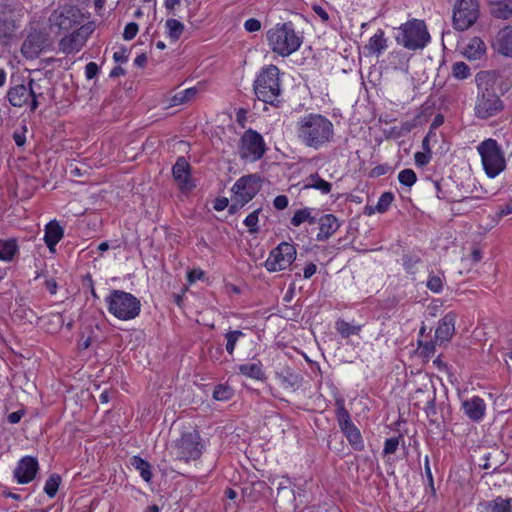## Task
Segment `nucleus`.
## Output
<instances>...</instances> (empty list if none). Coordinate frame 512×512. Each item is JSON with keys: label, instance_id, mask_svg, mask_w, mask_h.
Masks as SVG:
<instances>
[{"label": "nucleus", "instance_id": "obj_16", "mask_svg": "<svg viewBox=\"0 0 512 512\" xmlns=\"http://www.w3.org/2000/svg\"><path fill=\"white\" fill-rule=\"evenodd\" d=\"M82 30L83 26L77 27L72 33L63 37L59 42V49L65 54L78 52L86 41Z\"/></svg>", "mask_w": 512, "mask_h": 512}, {"label": "nucleus", "instance_id": "obj_35", "mask_svg": "<svg viewBox=\"0 0 512 512\" xmlns=\"http://www.w3.org/2000/svg\"><path fill=\"white\" fill-rule=\"evenodd\" d=\"M336 416L340 429L347 428L350 425H353L351 421L350 414L348 410L345 408L344 401L342 399L336 401Z\"/></svg>", "mask_w": 512, "mask_h": 512}, {"label": "nucleus", "instance_id": "obj_31", "mask_svg": "<svg viewBox=\"0 0 512 512\" xmlns=\"http://www.w3.org/2000/svg\"><path fill=\"white\" fill-rule=\"evenodd\" d=\"M131 465L140 473L142 479L150 482L152 479L151 465L148 461L140 456H133L130 460Z\"/></svg>", "mask_w": 512, "mask_h": 512}, {"label": "nucleus", "instance_id": "obj_45", "mask_svg": "<svg viewBox=\"0 0 512 512\" xmlns=\"http://www.w3.org/2000/svg\"><path fill=\"white\" fill-rule=\"evenodd\" d=\"M394 199V195L391 193V192H384L378 202H377V205H376V210L379 212V213H384L388 210V208L390 207L392 201Z\"/></svg>", "mask_w": 512, "mask_h": 512}, {"label": "nucleus", "instance_id": "obj_5", "mask_svg": "<svg viewBox=\"0 0 512 512\" xmlns=\"http://www.w3.org/2000/svg\"><path fill=\"white\" fill-rule=\"evenodd\" d=\"M109 313L119 320H132L141 310L140 300L129 292L112 289L105 298Z\"/></svg>", "mask_w": 512, "mask_h": 512}, {"label": "nucleus", "instance_id": "obj_3", "mask_svg": "<svg viewBox=\"0 0 512 512\" xmlns=\"http://www.w3.org/2000/svg\"><path fill=\"white\" fill-rule=\"evenodd\" d=\"M271 50L282 57L296 52L303 43V37L295 31L292 22L278 23L266 33Z\"/></svg>", "mask_w": 512, "mask_h": 512}, {"label": "nucleus", "instance_id": "obj_21", "mask_svg": "<svg viewBox=\"0 0 512 512\" xmlns=\"http://www.w3.org/2000/svg\"><path fill=\"white\" fill-rule=\"evenodd\" d=\"M64 235L63 228L54 220L45 226L44 242L50 252H55V246L61 241Z\"/></svg>", "mask_w": 512, "mask_h": 512}, {"label": "nucleus", "instance_id": "obj_61", "mask_svg": "<svg viewBox=\"0 0 512 512\" xmlns=\"http://www.w3.org/2000/svg\"><path fill=\"white\" fill-rule=\"evenodd\" d=\"M228 203L229 201L227 198L217 199L214 205V209L216 211H222L228 206Z\"/></svg>", "mask_w": 512, "mask_h": 512}, {"label": "nucleus", "instance_id": "obj_55", "mask_svg": "<svg viewBox=\"0 0 512 512\" xmlns=\"http://www.w3.org/2000/svg\"><path fill=\"white\" fill-rule=\"evenodd\" d=\"M204 277V271L200 268L192 269L187 274V279L190 283H194L197 280H201Z\"/></svg>", "mask_w": 512, "mask_h": 512}, {"label": "nucleus", "instance_id": "obj_18", "mask_svg": "<svg viewBox=\"0 0 512 512\" xmlns=\"http://www.w3.org/2000/svg\"><path fill=\"white\" fill-rule=\"evenodd\" d=\"M461 407L464 414L473 422L482 421L486 413V404L484 400L478 396L464 400Z\"/></svg>", "mask_w": 512, "mask_h": 512}, {"label": "nucleus", "instance_id": "obj_8", "mask_svg": "<svg viewBox=\"0 0 512 512\" xmlns=\"http://www.w3.org/2000/svg\"><path fill=\"white\" fill-rule=\"evenodd\" d=\"M48 20L51 31L61 33L81 26L84 16L75 6H63L54 10Z\"/></svg>", "mask_w": 512, "mask_h": 512}, {"label": "nucleus", "instance_id": "obj_15", "mask_svg": "<svg viewBox=\"0 0 512 512\" xmlns=\"http://www.w3.org/2000/svg\"><path fill=\"white\" fill-rule=\"evenodd\" d=\"M38 470L37 459L32 456H25L18 461L13 475L18 484H27L34 480Z\"/></svg>", "mask_w": 512, "mask_h": 512}, {"label": "nucleus", "instance_id": "obj_49", "mask_svg": "<svg viewBox=\"0 0 512 512\" xmlns=\"http://www.w3.org/2000/svg\"><path fill=\"white\" fill-rule=\"evenodd\" d=\"M139 27L135 22L128 23L123 32V38L125 40H132L138 33Z\"/></svg>", "mask_w": 512, "mask_h": 512}, {"label": "nucleus", "instance_id": "obj_9", "mask_svg": "<svg viewBox=\"0 0 512 512\" xmlns=\"http://www.w3.org/2000/svg\"><path fill=\"white\" fill-rule=\"evenodd\" d=\"M203 449L204 445L201 442L199 432L192 430L183 432L181 437L176 440L174 454L184 462L195 461L201 457Z\"/></svg>", "mask_w": 512, "mask_h": 512}, {"label": "nucleus", "instance_id": "obj_1", "mask_svg": "<svg viewBox=\"0 0 512 512\" xmlns=\"http://www.w3.org/2000/svg\"><path fill=\"white\" fill-rule=\"evenodd\" d=\"M295 133L300 144L313 150L326 148L335 136L332 121L316 112L301 115L295 123Z\"/></svg>", "mask_w": 512, "mask_h": 512}, {"label": "nucleus", "instance_id": "obj_56", "mask_svg": "<svg viewBox=\"0 0 512 512\" xmlns=\"http://www.w3.org/2000/svg\"><path fill=\"white\" fill-rule=\"evenodd\" d=\"M288 197L286 195H278L274 201L273 205L277 210H283L288 206Z\"/></svg>", "mask_w": 512, "mask_h": 512}, {"label": "nucleus", "instance_id": "obj_57", "mask_svg": "<svg viewBox=\"0 0 512 512\" xmlns=\"http://www.w3.org/2000/svg\"><path fill=\"white\" fill-rule=\"evenodd\" d=\"M25 415V410L20 409L18 411L12 412L7 416V420L11 424H17L20 422L22 417Z\"/></svg>", "mask_w": 512, "mask_h": 512}, {"label": "nucleus", "instance_id": "obj_26", "mask_svg": "<svg viewBox=\"0 0 512 512\" xmlns=\"http://www.w3.org/2000/svg\"><path fill=\"white\" fill-rule=\"evenodd\" d=\"M387 39L384 36V31L379 29L368 41L365 48L370 54L379 55L387 49Z\"/></svg>", "mask_w": 512, "mask_h": 512}, {"label": "nucleus", "instance_id": "obj_60", "mask_svg": "<svg viewBox=\"0 0 512 512\" xmlns=\"http://www.w3.org/2000/svg\"><path fill=\"white\" fill-rule=\"evenodd\" d=\"M317 271V267L314 263H309L304 268L303 276L305 279L311 278Z\"/></svg>", "mask_w": 512, "mask_h": 512}, {"label": "nucleus", "instance_id": "obj_41", "mask_svg": "<svg viewBox=\"0 0 512 512\" xmlns=\"http://www.w3.org/2000/svg\"><path fill=\"white\" fill-rule=\"evenodd\" d=\"M452 75L454 78H456L458 80L467 79L471 75L470 67L462 61L455 62L452 65Z\"/></svg>", "mask_w": 512, "mask_h": 512}, {"label": "nucleus", "instance_id": "obj_54", "mask_svg": "<svg viewBox=\"0 0 512 512\" xmlns=\"http://www.w3.org/2000/svg\"><path fill=\"white\" fill-rule=\"evenodd\" d=\"M99 72L98 65L95 62H89L85 66V75L87 79H93Z\"/></svg>", "mask_w": 512, "mask_h": 512}, {"label": "nucleus", "instance_id": "obj_14", "mask_svg": "<svg viewBox=\"0 0 512 512\" xmlns=\"http://www.w3.org/2000/svg\"><path fill=\"white\" fill-rule=\"evenodd\" d=\"M35 81L34 79L29 80V87L23 84H18L10 87L7 91V99L9 103L14 107H23L30 100V111L34 112L38 106V95L33 89Z\"/></svg>", "mask_w": 512, "mask_h": 512}, {"label": "nucleus", "instance_id": "obj_23", "mask_svg": "<svg viewBox=\"0 0 512 512\" xmlns=\"http://www.w3.org/2000/svg\"><path fill=\"white\" fill-rule=\"evenodd\" d=\"M189 167V163L183 157L178 158L176 163L173 165V177L182 187L188 186L190 176Z\"/></svg>", "mask_w": 512, "mask_h": 512}, {"label": "nucleus", "instance_id": "obj_6", "mask_svg": "<svg viewBox=\"0 0 512 512\" xmlns=\"http://www.w3.org/2000/svg\"><path fill=\"white\" fill-rule=\"evenodd\" d=\"M395 39L399 45L409 50L424 48L430 40L424 21L413 19L397 29Z\"/></svg>", "mask_w": 512, "mask_h": 512}, {"label": "nucleus", "instance_id": "obj_44", "mask_svg": "<svg viewBox=\"0 0 512 512\" xmlns=\"http://www.w3.org/2000/svg\"><path fill=\"white\" fill-rule=\"evenodd\" d=\"M398 180L401 184L411 187L417 180L416 173L412 169H403L398 174Z\"/></svg>", "mask_w": 512, "mask_h": 512}, {"label": "nucleus", "instance_id": "obj_13", "mask_svg": "<svg viewBox=\"0 0 512 512\" xmlns=\"http://www.w3.org/2000/svg\"><path fill=\"white\" fill-rule=\"evenodd\" d=\"M295 259V247L288 242H282L270 252L265 267L269 272L281 271L288 268Z\"/></svg>", "mask_w": 512, "mask_h": 512}, {"label": "nucleus", "instance_id": "obj_63", "mask_svg": "<svg viewBox=\"0 0 512 512\" xmlns=\"http://www.w3.org/2000/svg\"><path fill=\"white\" fill-rule=\"evenodd\" d=\"M146 62H147V56L144 53L138 55L134 60V64L138 67H144Z\"/></svg>", "mask_w": 512, "mask_h": 512}, {"label": "nucleus", "instance_id": "obj_7", "mask_svg": "<svg viewBox=\"0 0 512 512\" xmlns=\"http://www.w3.org/2000/svg\"><path fill=\"white\" fill-rule=\"evenodd\" d=\"M477 150L481 156L482 165L488 177L494 178L500 174L506 166L503 153L494 139L484 140Z\"/></svg>", "mask_w": 512, "mask_h": 512}, {"label": "nucleus", "instance_id": "obj_37", "mask_svg": "<svg viewBox=\"0 0 512 512\" xmlns=\"http://www.w3.org/2000/svg\"><path fill=\"white\" fill-rule=\"evenodd\" d=\"M196 94H197V89L195 87H191V88L182 90V91L176 93L171 98V105L177 106V105L184 104V103L190 101L192 98H194Z\"/></svg>", "mask_w": 512, "mask_h": 512}, {"label": "nucleus", "instance_id": "obj_30", "mask_svg": "<svg viewBox=\"0 0 512 512\" xmlns=\"http://www.w3.org/2000/svg\"><path fill=\"white\" fill-rule=\"evenodd\" d=\"M491 14L498 19H508L512 16V0H501L492 3Z\"/></svg>", "mask_w": 512, "mask_h": 512}, {"label": "nucleus", "instance_id": "obj_34", "mask_svg": "<svg viewBox=\"0 0 512 512\" xmlns=\"http://www.w3.org/2000/svg\"><path fill=\"white\" fill-rule=\"evenodd\" d=\"M18 246L14 239L0 240V260L10 261L17 252Z\"/></svg>", "mask_w": 512, "mask_h": 512}, {"label": "nucleus", "instance_id": "obj_40", "mask_svg": "<svg viewBox=\"0 0 512 512\" xmlns=\"http://www.w3.org/2000/svg\"><path fill=\"white\" fill-rule=\"evenodd\" d=\"M60 483L61 477L58 474L50 475L49 478L46 480L44 486V492L47 494V496H49L50 498L55 497Z\"/></svg>", "mask_w": 512, "mask_h": 512}, {"label": "nucleus", "instance_id": "obj_2", "mask_svg": "<svg viewBox=\"0 0 512 512\" xmlns=\"http://www.w3.org/2000/svg\"><path fill=\"white\" fill-rule=\"evenodd\" d=\"M498 80L499 74L496 71H480L475 75L478 89L475 115L480 119L495 116L503 109V103L495 90Z\"/></svg>", "mask_w": 512, "mask_h": 512}, {"label": "nucleus", "instance_id": "obj_11", "mask_svg": "<svg viewBox=\"0 0 512 512\" xmlns=\"http://www.w3.org/2000/svg\"><path fill=\"white\" fill-rule=\"evenodd\" d=\"M479 17L477 0H458L453 10V26L458 31L470 28Z\"/></svg>", "mask_w": 512, "mask_h": 512}, {"label": "nucleus", "instance_id": "obj_58", "mask_svg": "<svg viewBox=\"0 0 512 512\" xmlns=\"http://www.w3.org/2000/svg\"><path fill=\"white\" fill-rule=\"evenodd\" d=\"M491 456H492L491 453L486 454L484 456V458H483L484 462L482 464H479L480 467H482L483 469H493V470H496L500 466V463H492L490 461Z\"/></svg>", "mask_w": 512, "mask_h": 512}, {"label": "nucleus", "instance_id": "obj_17", "mask_svg": "<svg viewBox=\"0 0 512 512\" xmlns=\"http://www.w3.org/2000/svg\"><path fill=\"white\" fill-rule=\"evenodd\" d=\"M45 47V38L40 32L30 33L21 46V52L27 59L36 58Z\"/></svg>", "mask_w": 512, "mask_h": 512}, {"label": "nucleus", "instance_id": "obj_25", "mask_svg": "<svg viewBox=\"0 0 512 512\" xmlns=\"http://www.w3.org/2000/svg\"><path fill=\"white\" fill-rule=\"evenodd\" d=\"M481 512H512L511 499L497 497L481 505Z\"/></svg>", "mask_w": 512, "mask_h": 512}, {"label": "nucleus", "instance_id": "obj_20", "mask_svg": "<svg viewBox=\"0 0 512 512\" xmlns=\"http://www.w3.org/2000/svg\"><path fill=\"white\" fill-rule=\"evenodd\" d=\"M316 222L319 224V233L316 236L318 241L329 239L340 227L338 219L333 214H325Z\"/></svg>", "mask_w": 512, "mask_h": 512}, {"label": "nucleus", "instance_id": "obj_38", "mask_svg": "<svg viewBox=\"0 0 512 512\" xmlns=\"http://www.w3.org/2000/svg\"><path fill=\"white\" fill-rule=\"evenodd\" d=\"M244 337V333L241 330H229L225 334L226 339V351L229 355H233L235 347L240 338Z\"/></svg>", "mask_w": 512, "mask_h": 512}, {"label": "nucleus", "instance_id": "obj_22", "mask_svg": "<svg viewBox=\"0 0 512 512\" xmlns=\"http://www.w3.org/2000/svg\"><path fill=\"white\" fill-rule=\"evenodd\" d=\"M495 46L498 52L504 56L512 57V27L505 26L497 36Z\"/></svg>", "mask_w": 512, "mask_h": 512}, {"label": "nucleus", "instance_id": "obj_36", "mask_svg": "<svg viewBox=\"0 0 512 512\" xmlns=\"http://www.w3.org/2000/svg\"><path fill=\"white\" fill-rule=\"evenodd\" d=\"M165 27L167 29L168 37L176 42L182 35L184 31V25L176 19H168L166 20Z\"/></svg>", "mask_w": 512, "mask_h": 512}, {"label": "nucleus", "instance_id": "obj_33", "mask_svg": "<svg viewBox=\"0 0 512 512\" xmlns=\"http://www.w3.org/2000/svg\"><path fill=\"white\" fill-rule=\"evenodd\" d=\"M317 219L312 215V209L304 208L297 210L291 218V224L294 227L300 226L304 222L315 224Z\"/></svg>", "mask_w": 512, "mask_h": 512}, {"label": "nucleus", "instance_id": "obj_19", "mask_svg": "<svg viewBox=\"0 0 512 512\" xmlns=\"http://www.w3.org/2000/svg\"><path fill=\"white\" fill-rule=\"evenodd\" d=\"M456 315L446 314L440 321L435 331V341L439 344L448 342L455 332Z\"/></svg>", "mask_w": 512, "mask_h": 512}, {"label": "nucleus", "instance_id": "obj_64", "mask_svg": "<svg viewBox=\"0 0 512 512\" xmlns=\"http://www.w3.org/2000/svg\"><path fill=\"white\" fill-rule=\"evenodd\" d=\"M482 259V252L478 248H474L471 252V260L473 263H478Z\"/></svg>", "mask_w": 512, "mask_h": 512}, {"label": "nucleus", "instance_id": "obj_10", "mask_svg": "<svg viewBox=\"0 0 512 512\" xmlns=\"http://www.w3.org/2000/svg\"><path fill=\"white\" fill-rule=\"evenodd\" d=\"M261 182V178L258 174H249L240 177L232 187V201L234 203L230 209L232 210L238 205L243 207L250 202L260 191L262 186Z\"/></svg>", "mask_w": 512, "mask_h": 512}, {"label": "nucleus", "instance_id": "obj_27", "mask_svg": "<svg viewBox=\"0 0 512 512\" xmlns=\"http://www.w3.org/2000/svg\"><path fill=\"white\" fill-rule=\"evenodd\" d=\"M238 369L242 375L255 380H264L266 378L260 361L241 364Z\"/></svg>", "mask_w": 512, "mask_h": 512}, {"label": "nucleus", "instance_id": "obj_4", "mask_svg": "<svg viewBox=\"0 0 512 512\" xmlns=\"http://www.w3.org/2000/svg\"><path fill=\"white\" fill-rule=\"evenodd\" d=\"M279 75L280 70L276 65L271 64L261 69L253 85L254 93L260 101L273 106L279 105L281 95Z\"/></svg>", "mask_w": 512, "mask_h": 512}, {"label": "nucleus", "instance_id": "obj_50", "mask_svg": "<svg viewBox=\"0 0 512 512\" xmlns=\"http://www.w3.org/2000/svg\"><path fill=\"white\" fill-rule=\"evenodd\" d=\"M399 445V437H392L385 441L383 452L385 455L396 452Z\"/></svg>", "mask_w": 512, "mask_h": 512}, {"label": "nucleus", "instance_id": "obj_59", "mask_svg": "<svg viewBox=\"0 0 512 512\" xmlns=\"http://www.w3.org/2000/svg\"><path fill=\"white\" fill-rule=\"evenodd\" d=\"M113 59L116 62L125 63L128 60L127 50L125 48H121L113 54Z\"/></svg>", "mask_w": 512, "mask_h": 512}, {"label": "nucleus", "instance_id": "obj_43", "mask_svg": "<svg viewBox=\"0 0 512 512\" xmlns=\"http://www.w3.org/2000/svg\"><path fill=\"white\" fill-rule=\"evenodd\" d=\"M233 396V390L224 384L215 386L213 391V398L217 401H226Z\"/></svg>", "mask_w": 512, "mask_h": 512}, {"label": "nucleus", "instance_id": "obj_28", "mask_svg": "<svg viewBox=\"0 0 512 512\" xmlns=\"http://www.w3.org/2000/svg\"><path fill=\"white\" fill-rule=\"evenodd\" d=\"M341 431L355 451H362L364 449V442L361 433L354 424L347 428H343Z\"/></svg>", "mask_w": 512, "mask_h": 512}, {"label": "nucleus", "instance_id": "obj_24", "mask_svg": "<svg viewBox=\"0 0 512 512\" xmlns=\"http://www.w3.org/2000/svg\"><path fill=\"white\" fill-rule=\"evenodd\" d=\"M486 52V44L479 37H473L464 50V56L469 60H478Z\"/></svg>", "mask_w": 512, "mask_h": 512}, {"label": "nucleus", "instance_id": "obj_12", "mask_svg": "<svg viewBox=\"0 0 512 512\" xmlns=\"http://www.w3.org/2000/svg\"><path fill=\"white\" fill-rule=\"evenodd\" d=\"M266 145L261 134L253 129L244 132L240 139L239 154L242 159L257 161L264 155Z\"/></svg>", "mask_w": 512, "mask_h": 512}, {"label": "nucleus", "instance_id": "obj_32", "mask_svg": "<svg viewBox=\"0 0 512 512\" xmlns=\"http://www.w3.org/2000/svg\"><path fill=\"white\" fill-rule=\"evenodd\" d=\"M305 187L319 190L323 194L330 193L332 189L331 183L321 178L318 173H314L309 176L308 183L306 184Z\"/></svg>", "mask_w": 512, "mask_h": 512}, {"label": "nucleus", "instance_id": "obj_39", "mask_svg": "<svg viewBox=\"0 0 512 512\" xmlns=\"http://www.w3.org/2000/svg\"><path fill=\"white\" fill-rule=\"evenodd\" d=\"M335 328L343 338H348L351 335H356L359 333L361 329L360 326L351 325L344 320H338L335 323Z\"/></svg>", "mask_w": 512, "mask_h": 512}, {"label": "nucleus", "instance_id": "obj_52", "mask_svg": "<svg viewBox=\"0 0 512 512\" xmlns=\"http://www.w3.org/2000/svg\"><path fill=\"white\" fill-rule=\"evenodd\" d=\"M415 163L419 167L427 165L431 160V153L428 152H416L414 155Z\"/></svg>", "mask_w": 512, "mask_h": 512}, {"label": "nucleus", "instance_id": "obj_53", "mask_svg": "<svg viewBox=\"0 0 512 512\" xmlns=\"http://www.w3.org/2000/svg\"><path fill=\"white\" fill-rule=\"evenodd\" d=\"M244 28L247 32H257L261 29V22L255 18L245 21Z\"/></svg>", "mask_w": 512, "mask_h": 512}, {"label": "nucleus", "instance_id": "obj_47", "mask_svg": "<svg viewBox=\"0 0 512 512\" xmlns=\"http://www.w3.org/2000/svg\"><path fill=\"white\" fill-rule=\"evenodd\" d=\"M260 209H256L252 213H250L244 220V224L249 228L250 233H256L258 231L257 223H258V215Z\"/></svg>", "mask_w": 512, "mask_h": 512}, {"label": "nucleus", "instance_id": "obj_46", "mask_svg": "<svg viewBox=\"0 0 512 512\" xmlns=\"http://www.w3.org/2000/svg\"><path fill=\"white\" fill-rule=\"evenodd\" d=\"M16 26L14 21L9 22L7 20L0 21V40L10 38L15 31Z\"/></svg>", "mask_w": 512, "mask_h": 512}, {"label": "nucleus", "instance_id": "obj_51", "mask_svg": "<svg viewBox=\"0 0 512 512\" xmlns=\"http://www.w3.org/2000/svg\"><path fill=\"white\" fill-rule=\"evenodd\" d=\"M424 468H425V474H426V477H427V480H428V486H429V488L431 490L432 495H435L436 491H435V488H434V481H433L432 471H431V468H430V465H429V457L427 455L425 456V459H424Z\"/></svg>", "mask_w": 512, "mask_h": 512}, {"label": "nucleus", "instance_id": "obj_62", "mask_svg": "<svg viewBox=\"0 0 512 512\" xmlns=\"http://www.w3.org/2000/svg\"><path fill=\"white\" fill-rule=\"evenodd\" d=\"M46 289L50 292V294H56L57 292V283L54 279L46 280L45 282Z\"/></svg>", "mask_w": 512, "mask_h": 512}, {"label": "nucleus", "instance_id": "obj_48", "mask_svg": "<svg viewBox=\"0 0 512 512\" xmlns=\"http://www.w3.org/2000/svg\"><path fill=\"white\" fill-rule=\"evenodd\" d=\"M427 288L434 293L441 292L443 289L442 279L437 275H430L427 280Z\"/></svg>", "mask_w": 512, "mask_h": 512}, {"label": "nucleus", "instance_id": "obj_29", "mask_svg": "<svg viewBox=\"0 0 512 512\" xmlns=\"http://www.w3.org/2000/svg\"><path fill=\"white\" fill-rule=\"evenodd\" d=\"M430 390L432 391L433 397L436 398V389L431 381H428L422 387L416 389L412 395V399L415 401L414 405L421 407L426 404L428 402L427 399L430 396V392H428Z\"/></svg>", "mask_w": 512, "mask_h": 512}, {"label": "nucleus", "instance_id": "obj_42", "mask_svg": "<svg viewBox=\"0 0 512 512\" xmlns=\"http://www.w3.org/2000/svg\"><path fill=\"white\" fill-rule=\"evenodd\" d=\"M429 392H430V396L427 399L428 402L426 404L422 405L421 407L424 409L425 414H426L427 418L429 419V421L431 423H435L437 420V417H436L437 411H436V405H435L436 398L433 397L431 390Z\"/></svg>", "mask_w": 512, "mask_h": 512}]
</instances>
